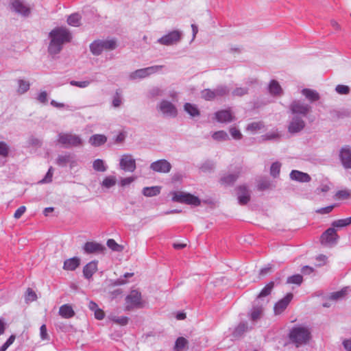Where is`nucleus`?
<instances>
[{
  "label": "nucleus",
  "instance_id": "nucleus-37",
  "mask_svg": "<svg viewBox=\"0 0 351 351\" xmlns=\"http://www.w3.org/2000/svg\"><path fill=\"white\" fill-rule=\"evenodd\" d=\"M117 183L116 177L114 176H106L101 182V186L105 189H110Z\"/></svg>",
  "mask_w": 351,
  "mask_h": 351
},
{
  "label": "nucleus",
  "instance_id": "nucleus-12",
  "mask_svg": "<svg viewBox=\"0 0 351 351\" xmlns=\"http://www.w3.org/2000/svg\"><path fill=\"white\" fill-rule=\"evenodd\" d=\"M158 108L165 117H176L178 114V110L175 105L165 99L160 102Z\"/></svg>",
  "mask_w": 351,
  "mask_h": 351
},
{
  "label": "nucleus",
  "instance_id": "nucleus-14",
  "mask_svg": "<svg viewBox=\"0 0 351 351\" xmlns=\"http://www.w3.org/2000/svg\"><path fill=\"white\" fill-rule=\"evenodd\" d=\"M305 122L300 116H293L288 125V131L291 134L301 132L305 127Z\"/></svg>",
  "mask_w": 351,
  "mask_h": 351
},
{
  "label": "nucleus",
  "instance_id": "nucleus-33",
  "mask_svg": "<svg viewBox=\"0 0 351 351\" xmlns=\"http://www.w3.org/2000/svg\"><path fill=\"white\" fill-rule=\"evenodd\" d=\"M187 345L188 341L184 337H178L176 341L173 351H184Z\"/></svg>",
  "mask_w": 351,
  "mask_h": 351
},
{
  "label": "nucleus",
  "instance_id": "nucleus-13",
  "mask_svg": "<svg viewBox=\"0 0 351 351\" xmlns=\"http://www.w3.org/2000/svg\"><path fill=\"white\" fill-rule=\"evenodd\" d=\"M120 168L124 171L134 172L136 168V160L130 154H124L119 162Z\"/></svg>",
  "mask_w": 351,
  "mask_h": 351
},
{
  "label": "nucleus",
  "instance_id": "nucleus-61",
  "mask_svg": "<svg viewBox=\"0 0 351 351\" xmlns=\"http://www.w3.org/2000/svg\"><path fill=\"white\" fill-rule=\"evenodd\" d=\"M40 335L41 339H43V340H48L49 339V335L47 334V327L45 324H43L40 328Z\"/></svg>",
  "mask_w": 351,
  "mask_h": 351
},
{
  "label": "nucleus",
  "instance_id": "nucleus-7",
  "mask_svg": "<svg viewBox=\"0 0 351 351\" xmlns=\"http://www.w3.org/2000/svg\"><path fill=\"white\" fill-rule=\"evenodd\" d=\"M162 68L163 66L162 65H154L143 69H137L130 73L129 79L130 80L144 79L152 74L159 72Z\"/></svg>",
  "mask_w": 351,
  "mask_h": 351
},
{
  "label": "nucleus",
  "instance_id": "nucleus-64",
  "mask_svg": "<svg viewBox=\"0 0 351 351\" xmlns=\"http://www.w3.org/2000/svg\"><path fill=\"white\" fill-rule=\"evenodd\" d=\"M37 99L42 104L47 101V93L46 91H41L37 96Z\"/></svg>",
  "mask_w": 351,
  "mask_h": 351
},
{
  "label": "nucleus",
  "instance_id": "nucleus-51",
  "mask_svg": "<svg viewBox=\"0 0 351 351\" xmlns=\"http://www.w3.org/2000/svg\"><path fill=\"white\" fill-rule=\"evenodd\" d=\"M37 299L36 293L32 289L28 288L25 294V300L27 302H33Z\"/></svg>",
  "mask_w": 351,
  "mask_h": 351
},
{
  "label": "nucleus",
  "instance_id": "nucleus-46",
  "mask_svg": "<svg viewBox=\"0 0 351 351\" xmlns=\"http://www.w3.org/2000/svg\"><path fill=\"white\" fill-rule=\"evenodd\" d=\"M212 137L216 141H226L229 138L228 134L223 130L214 132Z\"/></svg>",
  "mask_w": 351,
  "mask_h": 351
},
{
  "label": "nucleus",
  "instance_id": "nucleus-4",
  "mask_svg": "<svg viewBox=\"0 0 351 351\" xmlns=\"http://www.w3.org/2000/svg\"><path fill=\"white\" fill-rule=\"evenodd\" d=\"M172 195L171 200L174 202L186 204L194 206H199L201 200L199 197L182 191H173L171 193Z\"/></svg>",
  "mask_w": 351,
  "mask_h": 351
},
{
  "label": "nucleus",
  "instance_id": "nucleus-31",
  "mask_svg": "<svg viewBox=\"0 0 351 351\" xmlns=\"http://www.w3.org/2000/svg\"><path fill=\"white\" fill-rule=\"evenodd\" d=\"M248 330V326L246 322H241L234 330L232 336L235 338L240 337Z\"/></svg>",
  "mask_w": 351,
  "mask_h": 351
},
{
  "label": "nucleus",
  "instance_id": "nucleus-1",
  "mask_svg": "<svg viewBox=\"0 0 351 351\" xmlns=\"http://www.w3.org/2000/svg\"><path fill=\"white\" fill-rule=\"evenodd\" d=\"M50 42L48 52L51 55L59 53L64 43L71 41L72 36L70 31L64 27H58L52 29L49 34Z\"/></svg>",
  "mask_w": 351,
  "mask_h": 351
},
{
  "label": "nucleus",
  "instance_id": "nucleus-52",
  "mask_svg": "<svg viewBox=\"0 0 351 351\" xmlns=\"http://www.w3.org/2000/svg\"><path fill=\"white\" fill-rule=\"evenodd\" d=\"M335 90L340 95H348L350 93V88L346 85L339 84L336 86Z\"/></svg>",
  "mask_w": 351,
  "mask_h": 351
},
{
  "label": "nucleus",
  "instance_id": "nucleus-42",
  "mask_svg": "<svg viewBox=\"0 0 351 351\" xmlns=\"http://www.w3.org/2000/svg\"><path fill=\"white\" fill-rule=\"evenodd\" d=\"M201 96L207 101H211L216 98L215 90L211 89H204L201 92Z\"/></svg>",
  "mask_w": 351,
  "mask_h": 351
},
{
  "label": "nucleus",
  "instance_id": "nucleus-57",
  "mask_svg": "<svg viewBox=\"0 0 351 351\" xmlns=\"http://www.w3.org/2000/svg\"><path fill=\"white\" fill-rule=\"evenodd\" d=\"M122 103L121 95L118 92H116L115 95L113 97L112 105L114 108H118Z\"/></svg>",
  "mask_w": 351,
  "mask_h": 351
},
{
  "label": "nucleus",
  "instance_id": "nucleus-28",
  "mask_svg": "<svg viewBox=\"0 0 351 351\" xmlns=\"http://www.w3.org/2000/svg\"><path fill=\"white\" fill-rule=\"evenodd\" d=\"M107 141V137L104 134H94L89 138V143L94 147H99Z\"/></svg>",
  "mask_w": 351,
  "mask_h": 351
},
{
  "label": "nucleus",
  "instance_id": "nucleus-50",
  "mask_svg": "<svg viewBox=\"0 0 351 351\" xmlns=\"http://www.w3.org/2000/svg\"><path fill=\"white\" fill-rule=\"evenodd\" d=\"M248 88L245 87H237L232 93L233 96L241 97L247 94Z\"/></svg>",
  "mask_w": 351,
  "mask_h": 351
},
{
  "label": "nucleus",
  "instance_id": "nucleus-62",
  "mask_svg": "<svg viewBox=\"0 0 351 351\" xmlns=\"http://www.w3.org/2000/svg\"><path fill=\"white\" fill-rule=\"evenodd\" d=\"M334 207H335V205H331V206H326L324 208H321L319 209H317L316 210V213H317L319 214H322V215L328 214L332 210Z\"/></svg>",
  "mask_w": 351,
  "mask_h": 351
},
{
  "label": "nucleus",
  "instance_id": "nucleus-58",
  "mask_svg": "<svg viewBox=\"0 0 351 351\" xmlns=\"http://www.w3.org/2000/svg\"><path fill=\"white\" fill-rule=\"evenodd\" d=\"M262 126L263 125L261 122H253L247 125V130L252 132H254L258 130H260L262 128Z\"/></svg>",
  "mask_w": 351,
  "mask_h": 351
},
{
  "label": "nucleus",
  "instance_id": "nucleus-18",
  "mask_svg": "<svg viewBox=\"0 0 351 351\" xmlns=\"http://www.w3.org/2000/svg\"><path fill=\"white\" fill-rule=\"evenodd\" d=\"M339 159L345 169H351V147L343 146L339 151Z\"/></svg>",
  "mask_w": 351,
  "mask_h": 351
},
{
  "label": "nucleus",
  "instance_id": "nucleus-16",
  "mask_svg": "<svg viewBox=\"0 0 351 351\" xmlns=\"http://www.w3.org/2000/svg\"><path fill=\"white\" fill-rule=\"evenodd\" d=\"M293 298L291 293H288L283 298L278 300L274 306V311L275 315H280L287 308Z\"/></svg>",
  "mask_w": 351,
  "mask_h": 351
},
{
  "label": "nucleus",
  "instance_id": "nucleus-41",
  "mask_svg": "<svg viewBox=\"0 0 351 351\" xmlns=\"http://www.w3.org/2000/svg\"><path fill=\"white\" fill-rule=\"evenodd\" d=\"M238 176L234 173L228 174L226 176H224L221 178V182L223 184H233L237 179Z\"/></svg>",
  "mask_w": 351,
  "mask_h": 351
},
{
  "label": "nucleus",
  "instance_id": "nucleus-59",
  "mask_svg": "<svg viewBox=\"0 0 351 351\" xmlns=\"http://www.w3.org/2000/svg\"><path fill=\"white\" fill-rule=\"evenodd\" d=\"M230 133L233 138L236 140H239L242 137V134L241 132L237 129L236 128H231L230 129Z\"/></svg>",
  "mask_w": 351,
  "mask_h": 351
},
{
  "label": "nucleus",
  "instance_id": "nucleus-27",
  "mask_svg": "<svg viewBox=\"0 0 351 351\" xmlns=\"http://www.w3.org/2000/svg\"><path fill=\"white\" fill-rule=\"evenodd\" d=\"M60 315L65 319H69L75 315L72 306L69 304H63L59 308Z\"/></svg>",
  "mask_w": 351,
  "mask_h": 351
},
{
  "label": "nucleus",
  "instance_id": "nucleus-55",
  "mask_svg": "<svg viewBox=\"0 0 351 351\" xmlns=\"http://www.w3.org/2000/svg\"><path fill=\"white\" fill-rule=\"evenodd\" d=\"M53 168L51 167L47 172L45 178L40 181V183H49L52 181Z\"/></svg>",
  "mask_w": 351,
  "mask_h": 351
},
{
  "label": "nucleus",
  "instance_id": "nucleus-36",
  "mask_svg": "<svg viewBox=\"0 0 351 351\" xmlns=\"http://www.w3.org/2000/svg\"><path fill=\"white\" fill-rule=\"evenodd\" d=\"M17 83H18L17 93L19 94H21V95L24 94L29 89L30 84L28 81L19 79L17 80Z\"/></svg>",
  "mask_w": 351,
  "mask_h": 351
},
{
  "label": "nucleus",
  "instance_id": "nucleus-44",
  "mask_svg": "<svg viewBox=\"0 0 351 351\" xmlns=\"http://www.w3.org/2000/svg\"><path fill=\"white\" fill-rule=\"evenodd\" d=\"M348 292V287H345L341 290L336 292H333L330 295V299L332 300H337L343 298Z\"/></svg>",
  "mask_w": 351,
  "mask_h": 351
},
{
  "label": "nucleus",
  "instance_id": "nucleus-25",
  "mask_svg": "<svg viewBox=\"0 0 351 351\" xmlns=\"http://www.w3.org/2000/svg\"><path fill=\"white\" fill-rule=\"evenodd\" d=\"M268 91L273 96H280L283 93L282 88L278 81L272 80L268 85Z\"/></svg>",
  "mask_w": 351,
  "mask_h": 351
},
{
  "label": "nucleus",
  "instance_id": "nucleus-47",
  "mask_svg": "<svg viewBox=\"0 0 351 351\" xmlns=\"http://www.w3.org/2000/svg\"><path fill=\"white\" fill-rule=\"evenodd\" d=\"M280 167H281V164L280 162H275L272 163L271 168H270L271 176H273L274 178H277L280 174Z\"/></svg>",
  "mask_w": 351,
  "mask_h": 351
},
{
  "label": "nucleus",
  "instance_id": "nucleus-10",
  "mask_svg": "<svg viewBox=\"0 0 351 351\" xmlns=\"http://www.w3.org/2000/svg\"><path fill=\"white\" fill-rule=\"evenodd\" d=\"M11 10L24 17H28L31 14V8L22 0H11Z\"/></svg>",
  "mask_w": 351,
  "mask_h": 351
},
{
  "label": "nucleus",
  "instance_id": "nucleus-19",
  "mask_svg": "<svg viewBox=\"0 0 351 351\" xmlns=\"http://www.w3.org/2000/svg\"><path fill=\"white\" fill-rule=\"evenodd\" d=\"M83 250L86 254H100L103 253L106 250L104 245L95 242V241H87L83 246Z\"/></svg>",
  "mask_w": 351,
  "mask_h": 351
},
{
  "label": "nucleus",
  "instance_id": "nucleus-48",
  "mask_svg": "<svg viewBox=\"0 0 351 351\" xmlns=\"http://www.w3.org/2000/svg\"><path fill=\"white\" fill-rule=\"evenodd\" d=\"M110 319L121 326H125L128 323L129 318L125 316L117 317L113 315L110 317Z\"/></svg>",
  "mask_w": 351,
  "mask_h": 351
},
{
  "label": "nucleus",
  "instance_id": "nucleus-26",
  "mask_svg": "<svg viewBox=\"0 0 351 351\" xmlns=\"http://www.w3.org/2000/svg\"><path fill=\"white\" fill-rule=\"evenodd\" d=\"M80 264V258L73 257L64 261L63 269L66 271H74L76 268L79 267Z\"/></svg>",
  "mask_w": 351,
  "mask_h": 351
},
{
  "label": "nucleus",
  "instance_id": "nucleus-40",
  "mask_svg": "<svg viewBox=\"0 0 351 351\" xmlns=\"http://www.w3.org/2000/svg\"><path fill=\"white\" fill-rule=\"evenodd\" d=\"M107 246L114 252H121L123 250V246L118 244L114 239H109L106 243Z\"/></svg>",
  "mask_w": 351,
  "mask_h": 351
},
{
  "label": "nucleus",
  "instance_id": "nucleus-45",
  "mask_svg": "<svg viewBox=\"0 0 351 351\" xmlns=\"http://www.w3.org/2000/svg\"><path fill=\"white\" fill-rule=\"evenodd\" d=\"M214 90L216 97L225 96L230 91L229 88L226 86L223 85L217 86L216 88L214 89Z\"/></svg>",
  "mask_w": 351,
  "mask_h": 351
},
{
  "label": "nucleus",
  "instance_id": "nucleus-17",
  "mask_svg": "<svg viewBox=\"0 0 351 351\" xmlns=\"http://www.w3.org/2000/svg\"><path fill=\"white\" fill-rule=\"evenodd\" d=\"M150 169L154 171L167 173L171 169V165L165 159L158 160L150 165Z\"/></svg>",
  "mask_w": 351,
  "mask_h": 351
},
{
  "label": "nucleus",
  "instance_id": "nucleus-3",
  "mask_svg": "<svg viewBox=\"0 0 351 351\" xmlns=\"http://www.w3.org/2000/svg\"><path fill=\"white\" fill-rule=\"evenodd\" d=\"M116 47L114 39L96 40L90 45V51L94 56H99L104 51L114 49Z\"/></svg>",
  "mask_w": 351,
  "mask_h": 351
},
{
  "label": "nucleus",
  "instance_id": "nucleus-54",
  "mask_svg": "<svg viewBox=\"0 0 351 351\" xmlns=\"http://www.w3.org/2000/svg\"><path fill=\"white\" fill-rule=\"evenodd\" d=\"M90 84V81H75V80H72L70 82V84L71 86H77L79 88H86L87 86H89V84Z\"/></svg>",
  "mask_w": 351,
  "mask_h": 351
},
{
  "label": "nucleus",
  "instance_id": "nucleus-56",
  "mask_svg": "<svg viewBox=\"0 0 351 351\" xmlns=\"http://www.w3.org/2000/svg\"><path fill=\"white\" fill-rule=\"evenodd\" d=\"M162 91L160 88L158 87H154L149 91V97L151 98H154L158 96H161Z\"/></svg>",
  "mask_w": 351,
  "mask_h": 351
},
{
  "label": "nucleus",
  "instance_id": "nucleus-9",
  "mask_svg": "<svg viewBox=\"0 0 351 351\" xmlns=\"http://www.w3.org/2000/svg\"><path fill=\"white\" fill-rule=\"evenodd\" d=\"M125 309L130 311L135 308L143 307L141 293L137 290H132L125 298Z\"/></svg>",
  "mask_w": 351,
  "mask_h": 351
},
{
  "label": "nucleus",
  "instance_id": "nucleus-34",
  "mask_svg": "<svg viewBox=\"0 0 351 351\" xmlns=\"http://www.w3.org/2000/svg\"><path fill=\"white\" fill-rule=\"evenodd\" d=\"M67 23L73 27H79L81 24V16L78 13H73L69 16Z\"/></svg>",
  "mask_w": 351,
  "mask_h": 351
},
{
  "label": "nucleus",
  "instance_id": "nucleus-35",
  "mask_svg": "<svg viewBox=\"0 0 351 351\" xmlns=\"http://www.w3.org/2000/svg\"><path fill=\"white\" fill-rule=\"evenodd\" d=\"M184 110L190 114L191 117H197L199 114V110L195 104H191L190 103H186L184 105Z\"/></svg>",
  "mask_w": 351,
  "mask_h": 351
},
{
  "label": "nucleus",
  "instance_id": "nucleus-39",
  "mask_svg": "<svg viewBox=\"0 0 351 351\" xmlns=\"http://www.w3.org/2000/svg\"><path fill=\"white\" fill-rule=\"evenodd\" d=\"M351 224V217L338 219L332 223V228H343Z\"/></svg>",
  "mask_w": 351,
  "mask_h": 351
},
{
  "label": "nucleus",
  "instance_id": "nucleus-6",
  "mask_svg": "<svg viewBox=\"0 0 351 351\" xmlns=\"http://www.w3.org/2000/svg\"><path fill=\"white\" fill-rule=\"evenodd\" d=\"M289 110L293 116L304 118L311 111V106L300 100H294L289 105Z\"/></svg>",
  "mask_w": 351,
  "mask_h": 351
},
{
  "label": "nucleus",
  "instance_id": "nucleus-60",
  "mask_svg": "<svg viewBox=\"0 0 351 351\" xmlns=\"http://www.w3.org/2000/svg\"><path fill=\"white\" fill-rule=\"evenodd\" d=\"M136 177H128V178H122L121 180H120V185L121 186H125L127 185H129L132 182H134L135 180H136Z\"/></svg>",
  "mask_w": 351,
  "mask_h": 351
},
{
  "label": "nucleus",
  "instance_id": "nucleus-43",
  "mask_svg": "<svg viewBox=\"0 0 351 351\" xmlns=\"http://www.w3.org/2000/svg\"><path fill=\"white\" fill-rule=\"evenodd\" d=\"M303 281V277L300 274H295L291 276H289L287 279V284H295L297 285H300Z\"/></svg>",
  "mask_w": 351,
  "mask_h": 351
},
{
  "label": "nucleus",
  "instance_id": "nucleus-22",
  "mask_svg": "<svg viewBox=\"0 0 351 351\" xmlns=\"http://www.w3.org/2000/svg\"><path fill=\"white\" fill-rule=\"evenodd\" d=\"M98 261H93L87 263L83 268V275L85 278L90 279L97 270Z\"/></svg>",
  "mask_w": 351,
  "mask_h": 351
},
{
  "label": "nucleus",
  "instance_id": "nucleus-21",
  "mask_svg": "<svg viewBox=\"0 0 351 351\" xmlns=\"http://www.w3.org/2000/svg\"><path fill=\"white\" fill-rule=\"evenodd\" d=\"M238 201L239 204L245 205L250 201V192L245 186H240L237 189Z\"/></svg>",
  "mask_w": 351,
  "mask_h": 351
},
{
  "label": "nucleus",
  "instance_id": "nucleus-5",
  "mask_svg": "<svg viewBox=\"0 0 351 351\" xmlns=\"http://www.w3.org/2000/svg\"><path fill=\"white\" fill-rule=\"evenodd\" d=\"M58 142L66 148L80 147L83 144L82 138L72 133H60L58 136Z\"/></svg>",
  "mask_w": 351,
  "mask_h": 351
},
{
  "label": "nucleus",
  "instance_id": "nucleus-53",
  "mask_svg": "<svg viewBox=\"0 0 351 351\" xmlns=\"http://www.w3.org/2000/svg\"><path fill=\"white\" fill-rule=\"evenodd\" d=\"M350 192L348 190H340L336 193V197L341 199H346L350 197Z\"/></svg>",
  "mask_w": 351,
  "mask_h": 351
},
{
  "label": "nucleus",
  "instance_id": "nucleus-20",
  "mask_svg": "<svg viewBox=\"0 0 351 351\" xmlns=\"http://www.w3.org/2000/svg\"><path fill=\"white\" fill-rule=\"evenodd\" d=\"M215 115L217 121L220 123H230L234 118L230 109L217 111Z\"/></svg>",
  "mask_w": 351,
  "mask_h": 351
},
{
  "label": "nucleus",
  "instance_id": "nucleus-2",
  "mask_svg": "<svg viewBox=\"0 0 351 351\" xmlns=\"http://www.w3.org/2000/svg\"><path fill=\"white\" fill-rule=\"evenodd\" d=\"M309 329L302 326H293L289 333V339L297 348L306 345L311 339Z\"/></svg>",
  "mask_w": 351,
  "mask_h": 351
},
{
  "label": "nucleus",
  "instance_id": "nucleus-63",
  "mask_svg": "<svg viewBox=\"0 0 351 351\" xmlns=\"http://www.w3.org/2000/svg\"><path fill=\"white\" fill-rule=\"evenodd\" d=\"M26 207L25 206H20L14 213V217L15 219H19L25 213Z\"/></svg>",
  "mask_w": 351,
  "mask_h": 351
},
{
  "label": "nucleus",
  "instance_id": "nucleus-24",
  "mask_svg": "<svg viewBox=\"0 0 351 351\" xmlns=\"http://www.w3.org/2000/svg\"><path fill=\"white\" fill-rule=\"evenodd\" d=\"M290 178L300 182H308L311 181V177L308 173L298 170L291 171L290 173Z\"/></svg>",
  "mask_w": 351,
  "mask_h": 351
},
{
  "label": "nucleus",
  "instance_id": "nucleus-11",
  "mask_svg": "<svg viewBox=\"0 0 351 351\" xmlns=\"http://www.w3.org/2000/svg\"><path fill=\"white\" fill-rule=\"evenodd\" d=\"M182 35L180 31L173 30L158 39L157 42L163 45H173L180 40Z\"/></svg>",
  "mask_w": 351,
  "mask_h": 351
},
{
  "label": "nucleus",
  "instance_id": "nucleus-49",
  "mask_svg": "<svg viewBox=\"0 0 351 351\" xmlns=\"http://www.w3.org/2000/svg\"><path fill=\"white\" fill-rule=\"evenodd\" d=\"M10 152V147L4 141H0V156L3 158L8 156Z\"/></svg>",
  "mask_w": 351,
  "mask_h": 351
},
{
  "label": "nucleus",
  "instance_id": "nucleus-29",
  "mask_svg": "<svg viewBox=\"0 0 351 351\" xmlns=\"http://www.w3.org/2000/svg\"><path fill=\"white\" fill-rule=\"evenodd\" d=\"M302 94L311 102L318 101L320 98L319 93L316 90L309 88L302 89Z\"/></svg>",
  "mask_w": 351,
  "mask_h": 351
},
{
  "label": "nucleus",
  "instance_id": "nucleus-32",
  "mask_svg": "<svg viewBox=\"0 0 351 351\" xmlns=\"http://www.w3.org/2000/svg\"><path fill=\"white\" fill-rule=\"evenodd\" d=\"M160 193V188L159 186H150L144 187L142 191L143 195L146 197L156 196Z\"/></svg>",
  "mask_w": 351,
  "mask_h": 351
},
{
  "label": "nucleus",
  "instance_id": "nucleus-38",
  "mask_svg": "<svg viewBox=\"0 0 351 351\" xmlns=\"http://www.w3.org/2000/svg\"><path fill=\"white\" fill-rule=\"evenodd\" d=\"M93 169L99 172H104L107 170L108 167L104 161L101 159H96L93 162Z\"/></svg>",
  "mask_w": 351,
  "mask_h": 351
},
{
  "label": "nucleus",
  "instance_id": "nucleus-15",
  "mask_svg": "<svg viewBox=\"0 0 351 351\" xmlns=\"http://www.w3.org/2000/svg\"><path fill=\"white\" fill-rule=\"evenodd\" d=\"M263 304L261 303V302L255 300L252 305V308H251L250 311L248 313L249 319L252 322H257L263 316Z\"/></svg>",
  "mask_w": 351,
  "mask_h": 351
},
{
  "label": "nucleus",
  "instance_id": "nucleus-30",
  "mask_svg": "<svg viewBox=\"0 0 351 351\" xmlns=\"http://www.w3.org/2000/svg\"><path fill=\"white\" fill-rule=\"evenodd\" d=\"M274 287V281H271L269 283H267L263 287V289L261 290V291L258 294L256 300L261 302V300L262 298L266 297L271 293Z\"/></svg>",
  "mask_w": 351,
  "mask_h": 351
},
{
  "label": "nucleus",
  "instance_id": "nucleus-23",
  "mask_svg": "<svg viewBox=\"0 0 351 351\" xmlns=\"http://www.w3.org/2000/svg\"><path fill=\"white\" fill-rule=\"evenodd\" d=\"M74 162L75 160L73 156L69 153L59 155L56 159L57 165L60 167H65L68 163H69L71 168H73V163Z\"/></svg>",
  "mask_w": 351,
  "mask_h": 351
},
{
  "label": "nucleus",
  "instance_id": "nucleus-8",
  "mask_svg": "<svg viewBox=\"0 0 351 351\" xmlns=\"http://www.w3.org/2000/svg\"><path fill=\"white\" fill-rule=\"evenodd\" d=\"M339 236L334 228H329L325 230L320 237V243L326 247H333L338 241Z\"/></svg>",
  "mask_w": 351,
  "mask_h": 351
}]
</instances>
